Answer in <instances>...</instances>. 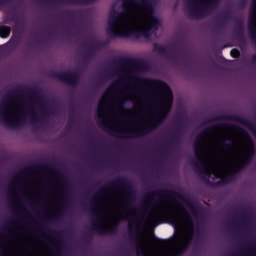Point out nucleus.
I'll list each match as a JSON object with an SVG mask.
<instances>
[{
	"label": "nucleus",
	"instance_id": "f257e3e1",
	"mask_svg": "<svg viewBox=\"0 0 256 256\" xmlns=\"http://www.w3.org/2000/svg\"><path fill=\"white\" fill-rule=\"evenodd\" d=\"M125 187L118 185L117 182H108L100 191L93 196L91 200V213L93 219L90 222V229L98 235H107L117 231V223H113L115 219V206L113 205L114 193H120L121 197H117V207L120 219L128 221L129 237L134 240L136 245L137 256H181L187 251L191 241H193V217L189 210L181 203H177V209L169 207V193L166 190H155L143 199L144 214L147 215V209H151L146 216V223L150 227H157L160 223L166 221L177 229H185L188 231H180L174 238L168 240H160L163 245L155 243L150 238H141L137 234L139 232V222L133 218L135 209H131L129 203V194H124Z\"/></svg>",
	"mask_w": 256,
	"mask_h": 256
},
{
	"label": "nucleus",
	"instance_id": "f03ea898",
	"mask_svg": "<svg viewBox=\"0 0 256 256\" xmlns=\"http://www.w3.org/2000/svg\"><path fill=\"white\" fill-rule=\"evenodd\" d=\"M139 64L122 65L112 71L120 77L102 95L97 123L106 133L133 139L153 133L165 122L173 107V91L161 80L137 78L131 73Z\"/></svg>",
	"mask_w": 256,
	"mask_h": 256
},
{
	"label": "nucleus",
	"instance_id": "7ed1b4c3",
	"mask_svg": "<svg viewBox=\"0 0 256 256\" xmlns=\"http://www.w3.org/2000/svg\"><path fill=\"white\" fill-rule=\"evenodd\" d=\"M222 127L218 124L205 128L194 141L195 159L191 160V165L195 173L208 183L215 179H219L217 183H230L255 155V144L251 140L244 149L235 150V140L231 136L219 132L217 137L215 132Z\"/></svg>",
	"mask_w": 256,
	"mask_h": 256
},
{
	"label": "nucleus",
	"instance_id": "20e7f679",
	"mask_svg": "<svg viewBox=\"0 0 256 256\" xmlns=\"http://www.w3.org/2000/svg\"><path fill=\"white\" fill-rule=\"evenodd\" d=\"M162 25L152 0H117L110 8L106 31L111 39H151Z\"/></svg>",
	"mask_w": 256,
	"mask_h": 256
},
{
	"label": "nucleus",
	"instance_id": "39448f33",
	"mask_svg": "<svg viewBox=\"0 0 256 256\" xmlns=\"http://www.w3.org/2000/svg\"><path fill=\"white\" fill-rule=\"evenodd\" d=\"M51 117V106L39 94H32L26 99L17 100L9 94L0 102V123L6 127H21L29 119L33 125H41Z\"/></svg>",
	"mask_w": 256,
	"mask_h": 256
},
{
	"label": "nucleus",
	"instance_id": "423d86ee",
	"mask_svg": "<svg viewBox=\"0 0 256 256\" xmlns=\"http://www.w3.org/2000/svg\"><path fill=\"white\" fill-rule=\"evenodd\" d=\"M23 185L24 187H27V183L23 182V174L21 173L15 174L10 179L7 188L10 205H12V207H17L20 213H24L25 217H28V219H33L29 209L19 201V191L23 189Z\"/></svg>",
	"mask_w": 256,
	"mask_h": 256
},
{
	"label": "nucleus",
	"instance_id": "0eeeda50",
	"mask_svg": "<svg viewBox=\"0 0 256 256\" xmlns=\"http://www.w3.org/2000/svg\"><path fill=\"white\" fill-rule=\"evenodd\" d=\"M221 0H184V7L191 19H203L215 9Z\"/></svg>",
	"mask_w": 256,
	"mask_h": 256
},
{
	"label": "nucleus",
	"instance_id": "6e6552de",
	"mask_svg": "<svg viewBox=\"0 0 256 256\" xmlns=\"http://www.w3.org/2000/svg\"><path fill=\"white\" fill-rule=\"evenodd\" d=\"M57 79L63 81V83H67L68 85H72V87L77 86L79 83V77L81 74L78 71H66L64 73L56 74Z\"/></svg>",
	"mask_w": 256,
	"mask_h": 256
},
{
	"label": "nucleus",
	"instance_id": "1a4fd4ad",
	"mask_svg": "<svg viewBox=\"0 0 256 256\" xmlns=\"http://www.w3.org/2000/svg\"><path fill=\"white\" fill-rule=\"evenodd\" d=\"M154 51H156L163 57H166L167 59H169V57H171V50L163 45L155 44Z\"/></svg>",
	"mask_w": 256,
	"mask_h": 256
},
{
	"label": "nucleus",
	"instance_id": "9d476101",
	"mask_svg": "<svg viewBox=\"0 0 256 256\" xmlns=\"http://www.w3.org/2000/svg\"><path fill=\"white\" fill-rule=\"evenodd\" d=\"M237 256H256V246H253V244H250L244 250H240L237 253Z\"/></svg>",
	"mask_w": 256,
	"mask_h": 256
},
{
	"label": "nucleus",
	"instance_id": "9b49d317",
	"mask_svg": "<svg viewBox=\"0 0 256 256\" xmlns=\"http://www.w3.org/2000/svg\"><path fill=\"white\" fill-rule=\"evenodd\" d=\"M3 237H6V242H3V238H0V247H2L3 249V255L4 256H9V243H11V239H9V236H5V234H3Z\"/></svg>",
	"mask_w": 256,
	"mask_h": 256
},
{
	"label": "nucleus",
	"instance_id": "f8f14e48",
	"mask_svg": "<svg viewBox=\"0 0 256 256\" xmlns=\"http://www.w3.org/2000/svg\"><path fill=\"white\" fill-rule=\"evenodd\" d=\"M97 51H99V46H97V42L93 41L89 47L88 56L95 57V53H97Z\"/></svg>",
	"mask_w": 256,
	"mask_h": 256
},
{
	"label": "nucleus",
	"instance_id": "ddd939ff",
	"mask_svg": "<svg viewBox=\"0 0 256 256\" xmlns=\"http://www.w3.org/2000/svg\"><path fill=\"white\" fill-rule=\"evenodd\" d=\"M10 225L11 227L8 228V233L10 235H17V233L19 232V226L17 225V221H12Z\"/></svg>",
	"mask_w": 256,
	"mask_h": 256
},
{
	"label": "nucleus",
	"instance_id": "4468645a",
	"mask_svg": "<svg viewBox=\"0 0 256 256\" xmlns=\"http://www.w3.org/2000/svg\"><path fill=\"white\" fill-rule=\"evenodd\" d=\"M11 33V28L9 26H1L0 27V37L5 39V37H9Z\"/></svg>",
	"mask_w": 256,
	"mask_h": 256
},
{
	"label": "nucleus",
	"instance_id": "2eb2a0df",
	"mask_svg": "<svg viewBox=\"0 0 256 256\" xmlns=\"http://www.w3.org/2000/svg\"><path fill=\"white\" fill-rule=\"evenodd\" d=\"M230 55L232 57H239V55H241V52H239V50H237V49H233V50H231Z\"/></svg>",
	"mask_w": 256,
	"mask_h": 256
},
{
	"label": "nucleus",
	"instance_id": "dca6fc26",
	"mask_svg": "<svg viewBox=\"0 0 256 256\" xmlns=\"http://www.w3.org/2000/svg\"><path fill=\"white\" fill-rule=\"evenodd\" d=\"M52 199L55 201V192H52Z\"/></svg>",
	"mask_w": 256,
	"mask_h": 256
},
{
	"label": "nucleus",
	"instance_id": "f3484780",
	"mask_svg": "<svg viewBox=\"0 0 256 256\" xmlns=\"http://www.w3.org/2000/svg\"><path fill=\"white\" fill-rule=\"evenodd\" d=\"M38 195H39V192L36 191V192H35V197H37Z\"/></svg>",
	"mask_w": 256,
	"mask_h": 256
},
{
	"label": "nucleus",
	"instance_id": "a211bd4d",
	"mask_svg": "<svg viewBox=\"0 0 256 256\" xmlns=\"http://www.w3.org/2000/svg\"><path fill=\"white\" fill-rule=\"evenodd\" d=\"M137 115H139V113H135V114L133 115V117H137Z\"/></svg>",
	"mask_w": 256,
	"mask_h": 256
},
{
	"label": "nucleus",
	"instance_id": "6ab92c4d",
	"mask_svg": "<svg viewBox=\"0 0 256 256\" xmlns=\"http://www.w3.org/2000/svg\"><path fill=\"white\" fill-rule=\"evenodd\" d=\"M2 1H3V0H0V5H1Z\"/></svg>",
	"mask_w": 256,
	"mask_h": 256
},
{
	"label": "nucleus",
	"instance_id": "aec40b11",
	"mask_svg": "<svg viewBox=\"0 0 256 256\" xmlns=\"http://www.w3.org/2000/svg\"><path fill=\"white\" fill-rule=\"evenodd\" d=\"M47 1H53V0H47Z\"/></svg>",
	"mask_w": 256,
	"mask_h": 256
},
{
	"label": "nucleus",
	"instance_id": "412c9836",
	"mask_svg": "<svg viewBox=\"0 0 256 256\" xmlns=\"http://www.w3.org/2000/svg\"><path fill=\"white\" fill-rule=\"evenodd\" d=\"M254 58L256 59V55L254 56Z\"/></svg>",
	"mask_w": 256,
	"mask_h": 256
}]
</instances>
